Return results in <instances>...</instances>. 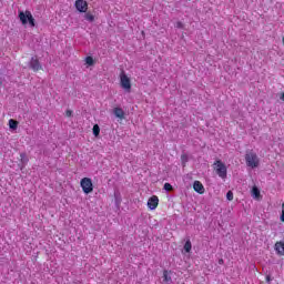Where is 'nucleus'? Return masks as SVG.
Listing matches in <instances>:
<instances>
[{"label":"nucleus","instance_id":"1","mask_svg":"<svg viewBox=\"0 0 284 284\" xmlns=\"http://www.w3.org/2000/svg\"><path fill=\"white\" fill-rule=\"evenodd\" d=\"M245 162L247 168H252V170L258 168L261 165V159H258V155L254 150H248L245 153Z\"/></svg>","mask_w":284,"mask_h":284},{"label":"nucleus","instance_id":"2","mask_svg":"<svg viewBox=\"0 0 284 284\" xmlns=\"http://www.w3.org/2000/svg\"><path fill=\"white\" fill-rule=\"evenodd\" d=\"M213 170L216 172L220 179H227V166L225 165V163H223V161L216 160L213 163Z\"/></svg>","mask_w":284,"mask_h":284},{"label":"nucleus","instance_id":"3","mask_svg":"<svg viewBox=\"0 0 284 284\" xmlns=\"http://www.w3.org/2000/svg\"><path fill=\"white\" fill-rule=\"evenodd\" d=\"M120 85L125 92H132V81L123 70L120 72Z\"/></svg>","mask_w":284,"mask_h":284},{"label":"nucleus","instance_id":"4","mask_svg":"<svg viewBox=\"0 0 284 284\" xmlns=\"http://www.w3.org/2000/svg\"><path fill=\"white\" fill-rule=\"evenodd\" d=\"M19 19L22 23V26H26L28 22L31 26V28H34L36 23H34V17H32V12L30 11H19Z\"/></svg>","mask_w":284,"mask_h":284},{"label":"nucleus","instance_id":"5","mask_svg":"<svg viewBox=\"0 0 284 284\" xmlns=\"http://www.w3.org/2000/svg\"><path fill=\"white\" fill-rule=\"evenodd\" d=\"M80 187L85 194H92V192H94V184L92 183V179L90 178L81 179Z\"/></svg>","mask_w":284,"mask_h":284},{"label":"nucleus","instance_id":"6","mask_svg":"<svg viewBox=\"0 0 284 284\" xmlns=\"http://www.w3.org/2000/svg\"><path fill=\"white\" fill-rule=\"evenodd\" d=\"M30 68L33 72H39V70H43L41 62H39V58L32 57L30 61Z\"/></svg>","mask_w":284,"mask_h":284},{"label":"nucleus","instance_id":"7","mask_svg":"<svg viewBox=\"0 0 284 284\" xmlns=\"http://www.w3.org/2000/svg\"><path fill=\"white\" fill-rule=\"evenodd\" d=\"M75 9L78 10V12H88V1L75 0Z\"/></svg>","mask_w":284,"mask_h":284},{"label":"nucleus","instance_id":"8","mask_svg":"<svg viewBox=\"0 0 284 284\" xmlns=\"http://www.w3.org/2000/svg\"><path fill=\"white\" fill-rule=\"evenodd\" d=\"M148 207H149V210H156V207H159V196L152 195L148 200Z\"/></svg>","mask_w":284,"mask_h":284},{"label":"nucleus","instance_id":"9","mask_svg":"<svg viewBox=\"0 0 284 284\" xmlns=\"http://www.w3.org/2000/svg\"><path fill=\"white\" fill-rule=\"evenodd\" d=\"M193 190L197 194H205V186L203 185V183L201 181H194Z\"/></svg>","mask_w":284,"mask_h":284},{"label":"nucleus","instance_id":"10","mask_svg":"<svg viewBox=\"0 0 284 284\" xmlns=\"http://www.w3.org/2000/svg\"><path fill=\"white\" fill-rule=\"evenodd\" d=\"M274 250L278 256H284V242L278 241L274 245Z\"/></svg>","mask_w":284,"mask_h":284},{"label":"nucleus","instance_id":"11","mask_svg":"<svg viewBox=\"0 0 284 284\" xmlns=\"http://www.w3.org/2000/svg\"><path fill=\"white\" fill-rule=\"evenodd\" d=\"M113 113L116 116V119H121V120L125 119V112L121 108H114Z\"/></svg>","mask_w":284,"mask_h":284},{"label":"nucleus","instance_id":"12","mask_svg":"<svg viewBox=\"0 0 284 284\" xmlns=\"http://www.w3.org/2000/svg\"><path fill=\"white\" fill-rule=\"evenodd\" d=\"M163 281H164V283L172 282V276H170V271H168V270L163 271Z\"/></svg>","mask_w":284,"mask_h":284},{"label":"nucleus","instance_id":"13","mask_svg":"<svg viewBox=\"0 0 284 284\" xmlns=\"http://www.w3.org/2000/svg\"><path fill=\"white\" fill-rule=\"evenodd\" d=\"M9 128L11 130H17V128H19V122L17 120H13V119L9 120Z\"/></svg>","mask_w":284,"mask_h":284},{"label":"nucleus","instance_id":"14","mask_svg":"<svg viewBox=\"0 0 284 284\" xmlns=\"http://www.w3.org/2000/svg\"><path fill=\"white\" fill-rule=\"evenodd\" d=\"M252 196H254V199H261V191L258 190V187L253 186Z\"/></svg>","mask_w":284,"mask_h":284},{"label":"nucleus","instance_id":"15","mask_svg":"<svg viewBox=\"0 0 284 284\" xmlns=\"http://www.w3.org/2000/svg\"><path fill=\"white\" fill-rule=\"evenodd\" d=\"M184 251H185L186 253L192 252V242H191L190 240H187V241L185 242V244H184Z\"/></svg>","mask_w":284,"mask_h":284},{"label":"nucleus","instance_id":"16","mask_svg":"<svg viewBox=\"0 0 284 284\" xmlns=\"http://www.w3.org/2000/svg\"><path fill=\"white\" fill-rule=\"evenodd\" d=\"M99 134H101V128L99 126V124H94L93 125V135L99 136Z\"/></svg>","mask_w":284,"mask_h":284},{"label":"nucleus","instance_id":"17","mask_svg":"<svg viewBox=\"0 0 284 284\" xmlns=\"http://www.w3.org/2000/svg\"><path fill=\"white\" fill-rule=\"evenodd\" d=\"M20 161L23 163V165H27L28 163V155L26 153H20Z\"/></svg>","mask_w":284,"mask_h":284},{"label":"nucleus","instance_id":"18","mask_svg":"<svg viewBox=\"0 0 284 284\" xmlns=\"http://www.w3.org/2000/svg\"><path fill=\"white\" fill-rule=\"evenodd\" d=\"M85 63H87V65H94V58H92V57H87L85 58Z\"/></svg>","mask_w":284,"mask_h":284},{"label":"nucleus","instance_id":"19","mask_svg":"<svg viewBox=\"0 0 284 284\" xmlns=\"http://www.w3.org/2000/svg\"><path fill=\"white\" fill-rule=\"evenodd\" d=\"M84 19H85L87 21H94V16H93L92 13H85V14H84Z\"/></svg>","mask_w":284,"mask_h":284},{"label":"nucleus","instance_id":"20","mask_svg":"<svg viewBox=\"0 0 284 284\" xmlns=\"http://www.w3.org/2000/svg\"><path fill=\"white\" fill-rule=\"evenodd\" d=\"M226 199H227V201H234V193H232V191H229L226 193Z\"/></svg>","mask_w":284,"mask_h":284},{"label":"nucleus","instance_id":"21","mask_svg":"<svg viewBox=\"0 0 284 284\" xmlns=\"http://www.w3.org/2000/svg\"><path fill=\"white\" fill-rule=\"evenodd\" d=\"M164 190H165L166 192H172V190H173L172 184L165 183V184H164Z\"/></svg>","mask_w":284,"mask_h":284},{"label":"nucleus","instance_id":"22","mask_svg":"<svg viewBox=\"0 0 284 284\" xmlns=\"http://www.w3.org/2000/svg\"><path fill=\"white\" fill-rule=\"evenodd\" d=\"M65 116H68V118L72 116V110H67L65 111Z\"/></svg>","mask_w":284,"mask_h":284},{"label":"nucleus","instance_id":"23","mask_svg":"<svg viewBox=\"0 0 284 284\" xmlns=\"http://www.w3.org/2000/svg\"><path fill=\"white\" fill-rule=\"evenodd\" d=\"M281 221L284 223V210H282Z\"/></svg>","mask_w":284,"mask_h":284},{"label":"nucleus","instance_id":"24","mask_svg":"<svg viewBox=\"0 0 284 284\" xmlns=\"http://www.w3.org/2000/svg\"><path fill=\"white\" fill-rule=\"evenodd\" d=\"M280 99H281V101L284 102V92H282V93L280 94Z\"/></svg>","mask_w":284,"mask_h":284},{"label":"nucleus","instance_id":"25","mask_svg":"<svg viewBox=\"0 0 284 284\" xmlns=\"http://www.w3.org/2000/svg\"><path fill=\"white\" fill-rule=\"evenodd\" d=\"M272 278L270 277V275L266 276V283H271Z\"/></svg>","mask_w":284,"mask_h":284},{"label":"nucleus","instance_id":"26","mask_svg":"<svg viewBox=\"0 0 284 284\" xmlns=\"http://www.w3.org/2000/svg\"><path fill=\"white\" fill-rule=\"evenodd\" d=\"M187 160V155H182V161H186Z\"/></svg>","mask_w":284,"mask_h":284},{"label":"nucleus","instance_id":"27","mask_svg":"<svg viewBox=\"0 0 284 284\" xmlns=\"http://www.w3.org/2000/svg\"><path fill=\"white\" fill-rule=\"evenodd\" d=\"M178 28H183V23L178 22Z\"/></svg>","mask_w":284,"mask_h":284},{"label":"nucleus","instance_id":"28","mask_svg":"<svg viewBox=\"0 0 284 284\" xmlns=\"http://www.w3.org/2000/svg\"><path fill=\"white\" fill-rule=\"evenodd\" d=\"M219 264H220V265H223V260H220V261H219Z\"/></svg>","mask_w":284,"mask_h":284},{"label":"nucleus","instance_id":"29","mask_svg":"<svg viewBox=\"0 0 284 284\" xmlns=\"http://www.w3.org/2000/svg\"><path fill=\"white\" fill-rule=\"evenodd\" d=\"M282 210H284V203H282Z\"/></svg>","mask_w":284,"mask_h":284},{"label":"nucleus","instance_id":"30","mask_svg":"<svg viewBox=\"0 0 284 284\" xmlns=\"http://www.w3.org/2000/svg\"><path fill=\"white\" fill-rule=\"evenodd\" d=\"M1 83H2V82H1V80H0V85H1Z\"/></svg>","mask_w":284,"mask_h":284}]
</instances>
